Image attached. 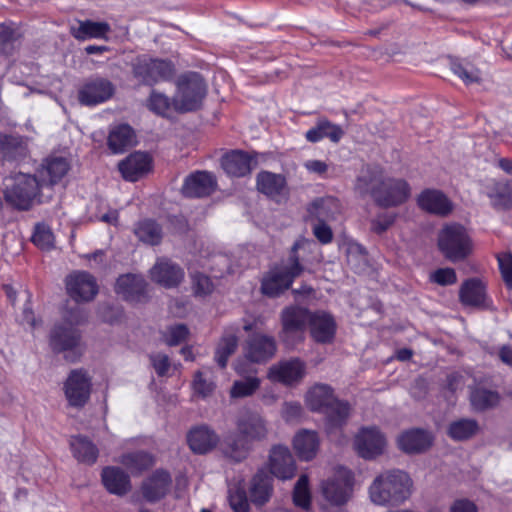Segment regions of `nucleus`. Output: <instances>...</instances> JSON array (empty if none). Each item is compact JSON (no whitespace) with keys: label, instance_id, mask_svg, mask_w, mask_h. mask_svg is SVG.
Returning <instances> with one entry per match:
<instances>
[{"label":"nucleus","instance_id":"1","mask_svg":"<svg viewBox=\"0 0 512 512\" xmlns=\"http://www.w3.org/2000/svg\"><path fill=\"white\" fill-rule=\"evenodd\" d=\"M355 190L361 195H370L377 205L384 208L399 206L410 196V187L405 180L385 176L378 166H367L361 170Z\"/></svg>","mask_w":512,"mask_h":512},{"label":"nucleus","instance_id":"2","mask_svg":"<svg viewBox=\"0 0 512 512\" xmlns=\"http://www.w3.org/2000/svg\"><path fill=\"white\" fill-rule=\"evenodd\" d=\"M269 425L257 411L244 410L236 419L237 436L227 437L222 444L224 455L235 462L246 459L254 442H261L269 435Z\"/></svg>","mask_w":512,"mask_h":512},{"label":"nucleus","instance_id":"3","mask_svg":"<svg viewBox=\"0 0 512 512\" xmlns=\"http://www.w3.org/2000/svg\"><path fill=\"white\" fill-rule=\"evenodd\" d=\"M305 402L313 412L325 415V429L331 434L341 429L350 416L348 402L337 399L331 386L327 384H315L305 395Z\"/></svg>","mask_w":512,"mask_h":512},{"label":"nucleus","instance_id":"4","mask_svg":"<svg viewBox=\"0 0 512 512\" xmlns=\"http://www.w3.org/2000/svg\"><path fill=\"white\" fill-rule=\"evenodd\" d=\"M410 476L398 469L387 470L377 475L368 488L369 499L378 506H398L412 493Z\"/></svg>","mask_w":512,"mask_h":512},{"label":"nucleus","instance_id":"5","mask_svg":"<svg viewBox=\"0 0 512 512\" xmlns=\"http://www.w3.org/2000/svg\"><path fill=\"white\" fill-rule=\"evenodd\" d=\"M43 184L35 175L13 172L3 179L5 201L19 210L30 209L38 200Z\"/></svg>","mask_w":512,"mask_h":512},{"label":"nucleus","instance_id":"6","mask_svg":"<svg viewBox=\"0 0 512 512\" xmlns=\"http://www.w3.org/2000/svg\"><path fill=\"white\" fill-rule=\"evenodd\" d=\"M305 241H297L291 248L288 259L280 266L271 269L262 279L261 292L268 297H275L287 290L293 280L300 276L304 267L300 264L297 250Z\"/></svg>","mask_w":512,"mask_h":512},{"label":"nucleus","instance_id":"7","mask_svg":"<svg viewBox=\"0 0 512 512\" xmlns=\"http://www.w3.org/2000/svg\"><path fill=\"white\" fill-rule=\"evenodd\" d=\"M354 482V474L351 470L344 467L337 468L333 475L321 483L322 507L345 506L352 499Z\"/></svg>","mask_w":512,"mask_h":512},{"label":"nucleus","instance_id":"8","mask_svg":"<svg viewBox=\"0 0 512 512\" xmlns=\"http://www.w3.org/2000/svg\"><path fill=\"white\" fill-rule=\"evenodd\" d=\"M206 94V84L199 74L182 75L172 100L173 109L180 113L195 111L201 107Z\"/></svg>","mask_w":512,"mask_h":512},{"label":"nucleus","instance_id":"9","mask_svg":"<svg viewBox=\"0 0 512 512\" xmlns=\"http://www.w3.org/2000/svg\"><path fill=\"white\" fill-rule=\"evenodd\" d=\"M438 246L452 262L465 259L472 251V242L466 229L460 224L444 226L438 235Z\"/></svg>","mask_w":512,"mask_h":512},{"label":"nucleus","instance_id":"10","mask_svg":"<svg viewBox=\"0 0 512 512\" xmlns=\"http://www.w3.org/2000/svg\"><path fill=\"white\" fill-rule=\"evenodd\" d=\"M313 312L300 306L285 307L280 314V339L289 347L304 340V334Z\"/></svg>","mask_w":512,"mask_h":512},{"label":"nucleus","instance_id":"11","mask_svg":"<svg viewBox=\"0 0 512 512\" xmlns=\"http://www.w3.org/2000/svg\"><path fill=\"white\" fill-rule=\"evenodd\" d=\"M133 75L145 85H154L172 79L175 68L170 61L140 56L133 63Z\"/></svg>","mask_w":512,"mask_h":512},{"label":"nucleus","instance_id":"12","mask_svg":"<svg viewBox=\"0 0 512 512\" xmlns=\"http://www.w3.org/2000/svg\"><path fill=\"white\" fill-rule=\"evenodd\" d=\"M91 387V378L85 370H72L64 383V393L69 405L83 407L90 398Z\"/></svg>","mask_w":512,"mask_h":512},{"label":"nucleus","instance_id":"13","mask_svg":"<svg viewBox=\"0 0 512 512\" xmlns=\"http://www.w3.org/2000/svg\"><path fill=\"white\" fill-rule=\"evenodd\" d=\"M84 320L80 312L73 313L69 318V326L56 325L50 333V346L55 352L74 351L78 349L80 335L72 324H79Z\"/></svg>","mask_w":512,"mask_h":512},{"label":"nucleus","instance_id":"14","mask_svg":"<svg viewBox=\"0 0 512 512\" xmlns=\"http://www.w3.org/2000/svg\"><path fill=\"white\" fill-rule=\"evenodd\" d=\"M68 295L76 302H88L98 293L96 279L85 271H77L66 277Z\"/></svg>","mask_w":512,"mask_h":512},{"label":"nucleus","instance_id":"15","mask_svg":"<svg viewBox=\"0 0 512 512\" xmlns=\"http://www.w3.org/2000/svg\"><path fill=\"white\" fill-rule=\"evenodd\" d=\"M276 341L272 336L255 334L247 339L243 346L245 358L253 363L262 364L276 354Z\"/></svg>","mask_w":512,"mask_h":512},{"label":"nucleus","instance_id":"16","mask_svg":"<svg viewBox=\"0 0 512 512\" xmlns=\"http://www.w3.org/2000/svg\"><path fill=\"white\" fill-rule=\"evenodd\" d=\"M268 469L273 476L280 480H288L295 476L296 463L287 446H272L269 452Z\"/></svg>","mask_w":512,"mask_h":512},{"label":"nucleus","instance_id":"17","mask_svg":"<svg viewBox=\"0 0 512 512\" xmlns=\"http://www.w3.org/2000/svg\"><path fill=\"white\" fill-rule=\"evenodd\" d=\"M385 445V437L376 427L362 428L354 440L355 449L365 459H372L382 454Z\"/></svg>","mask_w":512,"mask_h":512},{"label":"nucleus","instance_id":"18","mask_svg":"<svg viewBox=\"0 0 512 512\" xmlns=\"http://www.w3.org/2000/svg\"><path fill=\"white\" fill-rule=\"evenodd\" d=\"M29 155L28 138L18 134L0 133V161L18 164Z\"/></svg>","mask_w":512,"mask_h":512},{"label":"nucleus","instance_id":"19","mask_svg":"<svg viewBox=\"0 0 512 512\" xmlns=\"http://www.w3.org/2000/svg\"><path fill=\"white\" fill-rule=\"evenodd\" d=\"M115 88L111 81L105 78H95L87 81L79 90V101L87 106L103 103L114 94Z\"/></svg>","mask_w":512,"mask_h":512},{"label":"nucleus","instance_id":"20","mask_svg":"<svg viewBox=\"0 0 512 512\" xmlns=\"http://www.w3.org/2000/svg\"><path fill=\"white\" fill-rule=\"evenodd\" d=\"M171 483L172 479L168 472L157 470L142 482V497L149 503H156L167 495Z\"/></svg>","mask_w":512,"mask_h":512},{"label":"nucleus","instance_id":"21","mask_svg":"<svg viewBox=\"0 0 512 512\" xmlns=\"http://www.w3.org/2000/svg\"><path fill=\"white\" fill-rule=\"evenodd\" d=\"M305 375V364L299 359L279 362L269 369V378L285 385L299 382Z\"/></svg>","mask_w":512,"mask_h":512},{"label":"nucleus","instance_id":"22","mask_svg":"<svg viewBox=\"0 0 512 512\" xmlns=\"http://www.w3.org/2000/svg\"><path fill=\"white\" fill-rule=\"evenodd\" d=\"M150 275L151 279L156 283L166 288H173L182 282L184 271L170 260L160 259L151 268Z\"/></svg>","mask_w":512,"mask_h":512},{"label":"nucleus","instance_id":"23","mask_svg":"<svg viewBox=\"0 0 512 512\" xmlns=\"http://www.w3.org/2000/svg\"><path fill=\"white\" fill-rule=\"evenodd\" d=\"M312 339L321 344L332 342L336 332V323L331 314L324 311L312 313L309 321Z\"/></svg>","mask_w":512,"mask_h":512},{"label":"nucleus","instance_id":"24","mask_svg":"<svg viewBox=\"0 0 512 512\" xmlns=\"http://www.w3.org/2000/svg\"><path fill=\"white\" fill-rule=\"evenodd\" d=\"M257 189L277 202L286 199L288 196L285 177L269 171H262L257 175Z\"/></svg>","mask_w":512,"mask_h":512},{"label":"nucleus","instance_id":"25","mask_svg":"<svg viewBox=\"0 0 512 512\" xmlns=\"http://www.w3.org/2000/svg\"><path fill=\"white\" fill-rule=\"evenodd\" d=\"M417 203L422 210L442 217L450 214L453 209L448 197L436 189L422 191L417 198Z\"/></svg>","mask_w":512,"mask_h":512},{"label":"nucleus","instance_id":"26","mask_svg":"<svg viewBox=\"0 0 512 512\" xmlns=\"http://www.w3.org/2000/svg\"><path fill=\"white\" fill-rule=\"evenodd\" d=\"M215 186L216 180L211 173L197 171L185 179L182 192L186 197L200 198L210 195Z\"/></svg>","mask_w":512,"mask_h":512},{"label":"nucleus","instance_id":"27","mask_svg":"<svg viewBox=\"0 0 512 512\" xmlns=\"http://www.w3.org/2000/svg\"><path fill=\"white\" fill-rule=\"evenodd\" d=\"M101 480L105 489L113 495L124 496L132 489L130 476L121 468L107 466L102 469Z\"/></svg>","mask_w":512,"mask_h":512},{"label":"nucleus","instance_id":"28","mask_svg":"<svg viewBox=\"0 0 512 512\" xmlns=\"http://www.w3.org/2000/svg\"><path fill=\"white\" fill-rule=\"evenodd\" d=\"M119 171L127 181H137L151 169V158L146 153L135 152L122 160Z\"/></svg>","mask_w":512,"mask_h":512},{"label":"nucleus","instance_id":"29","mask_svg":"<svg viewBox=\"0 0 512 512\" xmlns=\"http://www.w3.org/2000/svg\"><path fill=\"white\" fill-rule=\"evenodd\" d=\"M397 444L399 449L405 453H421L431 446L432 436L422 429H411L398 436Z\"/></svg>","mask_w":512,"mask_h":512},{"label":"nucleus","instance_id":"30","mask_svg":"<svg viewBox=\"0 0 512 512\" xmlns=\"http://www.w3.org/2000/svg\"><path fill=\"white\" fill-rule=\"evenodd\" d=\"M187 440L193 452L205 454L216 447L219 437L212 429L203 425L191 429Z\"/></svg>","mask_w":512,"mask_h":512},{"label":"nucleus","instance_id":"31","mask_svg":"<svg viewBox=\"0 0 512 512\" xmlns=\"http://www.w3.org/2000/svg\"><path fill=\"white\" fill-rule=\"evenodd\" d=\"M272 477L263 469L259 470L251 479L249 495L253 504L263 506L273 493Z\"/></svg>","mask_w":512,"mask_h":512},{"label":"nucleus","instance_id":"32","mask_svg":"<svg viewBox=\"0 0 512 512\" xmlns=\"http://www.w3.org/2000/svg\"><path fill=\"white\" fill-rule=\"evenodd\" d=\"M146 282L135 274L121 275L116 282L115 291L128 301H139L145 292Z\"/></svg>","mask_w":512,"mask_h":512},{"label":"nucleus","instance_id":"33","mask_svg":"<svg viewBox=\"0 0 512 512\" xmlns=\"http://www.w3.org/2000/svg\"><path fill=\"white\" fill-rule=\"evenodd\" d=\"M460 301L465 306L488 308L486 290L483 283L477 279L467 280L459 291Z\"/></svg>","mask_w":512,"mask_h":512},{"label":"nucleus","instance_id":"34","mask_svg":"<svg viewBox=\"0 0 512 512\" xmlns=\"http://www.w3.org/2000/svg\"><path fill=\"white\" fill-rule=\"evenodd\" d=\"M293 448L301 460L313 459L319 448V437L315 431L302 429L293 438Z\"/></svg>","mask_w":512,"mask_h":512},{"label":"nucleus","instance_id":"35","mask_svg":"<svg viewBox=\"0 0 512 512\" xmlns=\"http://www.w3.org/2000/svg\"><path fill=\"white\" fill-rule=\"evenodd\" d=\"M77 26H71L72 36L80 41L87 39H107L111 27L107 22H94L91 20H77Z\"/></svg>","mask_w":512,"mask_h":512},{"label":"nucleus","instance_id":"36","mask_svg":"<svg viewBox=\"0 0 512 512\" xmlns=\"http://www.w3.org/2000/svg\"><path fill=\"white\" fill-rule=\"evenodd\" d=\"M68 170L69 164L65 158L53 157L46 159L39 171L41 177L39 181L43 184V189L47 185H53L61 180Z\"/></svg>","mask_w":512,"mask_h":512},{"label":"nucleus","instance_id":"37","mask_svg":"<svg viewBox=\"0 0 512 512\" xmlns=\"http://www.w3.org/2000/svg\"><path fill=\"white\" fill-rule=\"evenodd\" d=\"M136 144V135L131 126L120 124L111 129L108 147L113 153H122Z\"/></svg>","mask_w":512,"mask_h":512},{"label":"nucleus","instance_id":"38","mask_svg":"<svg viewBox=\"0 0 512 512\" xmlns=\"http://www.w3.org/2000/svg\"><path fill=\"white\" fill-rule=\"evenodd\" d=\"M225 172L234 177H243L251 171V158L242 151H232L221 161Z\"/></svg>","mask_w":512,"mask_h":512},{"label":"nucleus","instance_id":"39","mask_svg":"<svg viewBox=\"0 0 512 512\" xmlns=\"http://www.w3.org/2000/svg\"><path fill=\"white\" fill-rule=\"evenodd\" d=\"M70 446L74 457L86 464H94L98 458V448L84 436H73L70 440Z\"/></svg>","mask_w":512,"mask_h":512},{"label":"nucleus","instance_id":"40","mask_svg":"<svg viewBox=\"0 0 512 512\" xmlns=\"http://www.w3.org/2000/svg\"><path fill=\"white\" fill-rule=\"evenodd\" d=\"M118 462L126 467L132 474H138L150 468L154 464L151 454L144 451H136L123 454Z\"/></svg>","mask_w":512,"mask_h":512},{"label":"nucleus","instance_id":"41","mask_svg":"<svg viewBox=\"0 0 512 512\" xmlns=\"http://www.w3.org/2000/svg\"><path fill=\"white\" fill-rule=\"evenodd\" d=\"M310 214L319 221H328L336 217L340 212L339 202L332 197L316 199L309 208Z\"/></svg>","mask_w":512,"mask_h":512},{"label":"nucleus","instance_id":"42","mask_svg":"<svg viewBox=\"0 0 512 512\" xmlns=\"http://www.w3.org/2000/svg\"><path fill=\"white\" fill-rule=\"evenodd\" d=\"M479 431L478 422L474 419L462 418L448 426L447 433L455 441H463L475 436Z\"/></svg>","mask_w":512,"mask_h":512},{"label":"nucleus","instance_id":"43","mask_svg":"<svg viewBox=\"0 0 512 512\" xmlns=\"http://www.w3.org/2000/svg\"><path fill=\"white\" fill-rule=\"evenodd\" d=\"M343 136V130L329 121H321L314 128L306 132V139L310 142H318L323 138H329L333 142H338Z\"/></svg>","mask_w":512,"mask_h":512},{"label":"nucleus","instance_id":"44","mask_svg":"<svg viewBox=\"0 0 512 512\" xmlns=\"http://www.w3.org/2000/svg\"><path fill=\"white\" fill-rule=\"evenodd\" d=\"M499 394L496 391L476 387L471 390L470 402L474 410L484 411L495 407L499 403Z\"/></svg>","mask_w":512,"mask_h":512},{"label":"nucleus","instance_id":"45","mask_svg":"<svg viewBox=\"0 0 512 512\" xmlns=\"http://www.w3.org/2000/svg\"><path fill=\"white\" fill-rule=\"evenodd\" d=\"M452 72L466 85L480 83L483 79L482 72L472 63L462 60H453L450 63Z\"/></svg>","mask_w":512,"mask_h":512},{"label":"nucleus","instance_id":"46","mask_svg":"<svg viewBox=\"0 0 512 512\" xmlns=\"http://www.w3.org/2000/svg\"><path fill=\"white\" fill-rule=\"evenodd\" d=\"M134 233L141 242L149 245H157L162 239L161 227L151 220L139 222L134 229Z\"/></svg>","mask_w":512,"mask_h":512},{"label":"nucleus","instance_id":"47","mask_svg":"<svg viewBox=\"0 0 512 512\" xmlns=\"http://www.w3.org/2000/svg\"><path fill=\"white\" fill-rule=\"evenodd\" d=\"M238 338L234 334L224 335L217 345L215 360L221 368H225L229 357L236 351Z\"/></svg>","mask_w":512,"mask_h":512},{"label":"nucleus","instance_id":"48","mask_svg":"<svg viewBox=\"0 0 512 512\" xmlns=\"http://www.w3.org/2000/svg\"><path fill=\"white\" fill-rule=\"evenodd\" d=\"M494 208L506 210L512 206V191L506 183H495L488 194Z\"/></svg>","mask_w":512,"mask_h":512},{"label":"nucleus","instance_id":"49","mask_svg":"<svg viewBox=\"0 0 512 512\" xmlns=\"http://www.w3.org/2000/svg\"><path fill=\"white\" fill-rule=\"evenodd\" d=\"M293 501L296 506L308 509L311 505V493L309 489V480L306 475H301L297 480L294 491Z\"/></svg>","mask_w":512,"mask_h":512},{"label":"nucleus","instance_id":"50","mask_svg":"<svg viewBox=\"0 0 512 512\" xmlns=\"http://www.w3.org/2000/svg\"><path fill=\"white\" fill-rule=\"evenodd\" d=\"M260 387V380L257 377H248L235 381L230 390L232 398H243L251 396Z\"/></svg>","mask_w":512,"mask_h":512},{"label":"nucleus","instance_id":"51","mask_svg":"<svg viewBox=\"0 0 512 512\" xmlns=\"http://www.w3.org/2000/svg\"><path fill=\"white\" fill-rule=\"evenodd\" d=\"M32 242L41 250H50L54 247V234L49 226L38 224L32 236Z\"/></svg>","mask_w":512,"mask_h":512},{"label":"nucleus","instance_id":"52","mask_svg":"<svg viewBox=\"0 0 512 512\" xmlns=\"http://www.w3.org/2000/svg\"><path fill=\"white\" fill-rule=\"evenodd\" d=\"M228 501L234 512H248L249 502L245 491L240 487H232L228 491Z\"/></svg>","mask_w":512,"mask_h":512},{"label":"nucleus","instance_id":"53","mask_svg":"<svg viewBox=\"0 0 512 512\" xmlns=\"http://www.w3.org/2000/svg\"><path fill=\"white\" fill-rule=\"evenodd\" d=\"M148 107L159 115H165L173 104L165 94L153 90L148 99Z\"/></svg>","mask_w":512,"mask_h":512},{"label":"nucleus","instance_id":"54","mask_svg":"<svg viewBox=\"0 0 512 512\" xmlns=\"http://www.w3.org/2000/svg\"><path fill=\"white\" fill-rule=\"evenodd\" d=\"M189 330L184 324L168 327L164 332V341L169 346H176L186 340Z\"/></svg>","mask_w":512,"mask_h":512},{"label":"nucleus","instance_id":"55","mask_svg":"<svg viewBox=\"0 0 512 512\" xmlns=\"http://www.w3.org/2000/svg\"><path fill=\"white\" fill-rule=\"evenodd\" d=\"M430 280L441 286H447L456 283L457 276L452 268H440L430 274Z\"/></svg>","mask_w":512,"mask_h":512},{"label":"nucleus","instance_id":"56","mask_svg":"<svg viewBox=\"0 0 512 512\" xmlns=\"http://www.w3.org/2000/svg\"><path fill=\"white\" fill-rule=\"evenodd\" d=\"M499 269L508 288H512V254L502 253L498 257Z\"/></svg>","mask_w":512,"mask_h":512},{"label":"nucleus","instance_id":"57","mask_svg":"<svg viewBox=\"0 0 512 512\" xmlns=\"http://www.w3.org/2000/svg\"><path fill=\"white\" fill-rule=\"evenodd\" d=\"M192 287L195 294L198 296H205L213 290V284L210 278L200 273L192 275Z\"/></svg>","mask_w":512,"mask_h":512},{"label":"nucleus","instance_id":"58","mask_svg":"<svg viewBox=\"0 0 512 512\" xmlns=\"http://www.w3.org/2000/svg\"><path fill=\"white\" fill-rule=\"evenodd\" d=\"M302 405L296 401L285 402L281 409V416L286 422H293L301 418Z\"/></svg>","mask_w":512,"mask_h":512},{"label":"nucleus","instance_id":"59","mask_svg":"<svg viewBox=\"0 0 512 512\" xmlns=\"http://www.w3.org/2000/svg\"><path fill=\"white\" fill-rule=\"evenodd\" d=\"M151 364L158 376H165L170 368V361L167 355L162 353L150 356Z\"/></svg>","mask_w":512,"mask_h":512},{"label":"nucleus","instance_id":"60","mask_svg":"<svg viewBox=\"0 0 512 512\" xmlns=\"http://www.w3.org/2000/svg\"><path fill=\"white\" fill-rule=\"evenodd\" d=\"M194 391L202 397L208 396L214 389V384L203 378L201 372H197L193 381Z\"/></svg>","mask_w":512,"mask_h":512},{"label":"nucleus","instance_id":"61","mask_svg":"<svg viewBox=\"0 0 512 512\" xmlns=\"http://www.w3.org/2000/svg\"><path fill=\"white\" fill-rule=\"evenodd\" d=\"M313 233L322 244H328L333 239L332 230L324 221H319L314 225Z\"/></svg>","mask_w":512,"mask_h":512},{"label":"nucleus","instance_id":"62","mask_svg":"<svg viewBox=\"0 0 512 512\" xmlns=\"http://www.w3.org/2000/svg\"><path fill=\"white\" fill-rule=\"evenodd\" d=\"M450 512H478V509L472 501L467 499H458L451 505Z\"/></svg>","mask_w":512,"mask_h":512},{"label":"nucleus","instance_id":"63","mask_svg":"<svg viewBox=\"0 0 512 512\" xmlns=\"http://www.w3.org/2000/svg\"><path fill=\"white\" fill-rule=\"evenodd\" d=\"M393 222L394 217L392 215H382L372 222V228L375 232L380 234L386 231Z\"/></svg>","mask_w":512,"mask_h":512},{"label":"nucleus","instance_id":"64","mask_svg":"<svg viewBox=\"0 0 512 512\" xmlns=\"http://www.w3.org/2000/svg\"><path fill=\"white\" fill-rule=\"evenodd\" d=\"M17 37L18 33L14 28L5 24L0 25V43L2 45L14 42Z\"/></svg>","mask_w":512,"mask_h":512}]
</instances>
